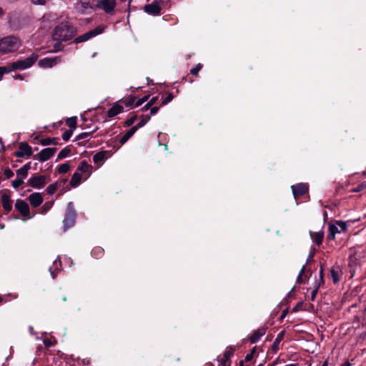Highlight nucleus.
I'll list each match as a JSON object with an SVG mask.
<instances>
[{"label":"nucleus","instance_id":"48","mask_svg":"<svg viewBox=\"0 0 366 366\" xmlns=\"http://www.w3.org/2000/svg\"><path fill=\"white\" fill-rule=\"evenodd\" d=\"M32 3L38 5H44L47 0H31Z\"/></svg>","mask_w":366,"mask_h":366},{"label":"nucleus","instance_id":"32","mask_svg":"<svg viewBox=\"0 0 366 366\" xmlns=\"http://www.w3.org/2000/svg\"><path fill=\"white\" fill-rule=\"evenodd\" d=\"M224 358L229 360L230 357L233 355V349L232 347H227L223 355Z\"/></svg>","mask_w":366,"mask_h":366},{"label":"nucleus","instance_id":"25","mask_svg":"<svg viewBox=\"0 0 366 366\" xmlns=\"http://www.w3.org/2000/svg\"><path fill=\"white\" fill-rule=\"evenodd\" d=\"M330 275H331L333 282L337 283L340 280V275H341V270L337 267H332L330 269Z\"/></svg>","mask_w":366,"mask_h":366},{"label":"nucleus","instance_id":"33","mask_svg":"<svg viewBox=\"0 0 366 366\" xmlns=\"http://www.w3.org/2000/svg\"><path fill=\"white\" fill-rule=\"evenodd\" d=\"M135 98L132 96L123 101L124 104L127 107H132L134 104Z\"/></svg>","mask_w":366,"mask_h":366},{"label":"nucleus","instance_id":"34","mask_svg":"<svg viewBox=\"0 0 366 366\" xmlns=\"http://www.w3.org/2000/svg\"><path fill=\"white\" fill-rule=\"evenodd\" d=\"M66 124L70 128H71V127L74 128L76 124V117H73L68 119L66 120Z\"/></svg>","mask_w":366,"mask_h":366},{"label":"nucleus","instance_id":"8","mask_svg":"<svg viewBox=\"0 0 366 366\" xmlns=\"http://www.w3.org/2000/svg\"><path fill=\"white\" fill-rule=\"evenodd\" d=\"M104 27H100V26L97 27L94 29L91 30V31L84 34L83 35H81V36L76 37L74 40V42L76 44L84 42V41L89 40V39H91L92 37H94L98 34H102L104 31Z\"/></svg>","mask_w":366,"mask_h":366},{"label":"nucleus","instance_id":"13","mask_svg":"<svg viewBox=\"0 0 366 366\" xmlns=\"http://www.w3.org/2000/svg\"><path fill=\"white\" fill-rule=\"evenodd\" d=\"M308 190V186L305 183H300L296 185L292 186V191L294 197L296 199L297 197L303 195Z\"/></svg>","mask_w":366,"mask_h":366},{"label":"nucleus","instance_id":"60","mask_svg":"<svg viewBox=\"0 0 366 366\" xmlns=\"http://www.w3.org/2000/svg\"><path fill=\"white\" fill-rule=\"evenodd\" d=\"M285 366H297V364H289V365H286Z\"/></svg>","mask_w":366,"mask_h":366},{"label":"nucleus","instance_id":"16","mask_svg":"<svg viewBox=\"0 0 366 366\" xmlns=\"http://www.w3.org/2000/svg\"><path fill=\"white\" fill-rule=\"evenodd\" d=\"M30 204L34 207H39L43 202V198L40 193H32L29 197Z\"/></svg>","mask_w":366,"mask_h":366},{"label":"nucleus","instance_id":"29","mask_svg":"<svg viewBox=\"0 0 366 366\" xmlns=\"http://www.w3.org/2000/svg\"><path fill=\"white\" fill-rule=\"evenodd\" d=\"M70 169L69 164L67 163L61 164L58 167V172L60 174L66 173Z\"/></svg>","mask_w":366,"mask_h":366},{"label":"nucleus","instance_id":"23","mask_svg":"<svg viewBox=\"0 0 366 366\" xmlns=\"http://www.w3.org/2000/svg\"><path fill=\"white\" fill-rule=\"evenodd\" d=\"M61 267V261H60V259H59V257H58L54 261V263H53V266L49 267V272L52 277L53 279H55L56 278V274H55V270H58V269H60V268Z\"/></svg>","mask_w":366,"mask_h":366},{"label":"nucleus","instance_id":"53","mask_svg":"<svg viewBox=\"0 0 366 366\" xmlns=\"http://www.w3.org/2000/svg\"><path fill=\"white\" fill-rule=\"evenodd\" d=\"M253 358V355H252V352H249V354H247L245 357H244V361L245 362H249L250 360H252Z\"/></svg>","mask_w":366,"mask_h":366},{"label":"nucleus","instance_id":"43","mask_svg":"<svg viewBox=\"0 0 366 366\" xmlns=\"http://www.w3.org/2000/svg\"><path fill=\"white\" fill-rule=\"evenodd\" d=\"M174 97L172 93H169L165 99L162 102V106H164L173 99Z\"/></svg>","mask_w":366,"mask_h":366},{"label":"nucleus","instance_id":"20","mask_svg":"<svg viewBox=\"0 0 366 366\" xmlns=\"http://www.w3.org/2000/svg\"><path fill=\"white\" fill-rule=\"evenodd\" d=\"M310 237L314 242H315L317 245H320L323 240L324 232L323 231L310 232Z\"/></svg>","mask_w":366,"mask_h":366},{"label":"nucleus","instance_id":"35","mask_svg":"<svg viewBox=\"0 0 366 366\" xmlns=\"http://www.w3.org/2000/svg\"><path fill=\"white\" fill-rule=\"evenodd\" d=\"M284 333L283 332L280 333L277 337H276L275 340L273 342L272 347L274 348H276L278 347L280 342H281L282 337H283Z\"/></svg>","mask_w":366,"mask_h":366},{"label":"nucleus","instance_id":"6","mask_svg":"<svg viewBox=\"0 0 366 366\" xmlns=\"http://www.w3.org/2000/svg\"><path fill=\"white\" fill-rule=\"evenodd\" d=\"M76 217V213L74 210L73 202H70L67 204L66 215L63 220L64 231L74 226Z\"/></svg>","mask_w":366,"mask_h":366},{"label":"nucleus","instance_id":"47","mask_svg":"<svg viewBox=\"0 0 366 366\" xmlns=\"http://www.w3.org/2000/svg\"><path fill=\"white\" fill-rule=\"evenodd\" d=\"M43 342L46 347H50L54 345V342L49 339H44Z\"/></svg>","mask_w":366,"mask_h":366},{"label":"nucleus","instance_id":"63","mask_svg":"<svg viewBox=\"0 0 366 366\" xmlns=\"http://www.w3.org/2000/svg\"><path fill=\"white\" fill-rule=\"evenodd\" d=\"M293 311H294V312H297V307H294V308H293Z\"/></svg>","mask_w":366,"mask_h":366},{"label":"nucleus","instance_id":"56","mask_svg":"<svg viewBox=\"0 0 366 366\" xmlns=\"http://www.w3.org/2000/svg\"><path fill=\"white\" fill-rule=\"evenodd\" d=\"M15 79L22 80V79H23V77H22V76H21V75L19 74V75H16V76H15Z\"/></svg>","mask_w":366,"mask_h":366},{"label":"nucleus","instance_id":"19","mask_svg":"<svg viewBox=\"0 0 366 366\" xmlns=\"http://www.w3.org/2000/svg\"><path fill=\"white\" fill-rule=\"evenodd\" d=\"M138 129L137 126H134L132 128H130L120 139V143L122 144H124L126 143L137 132Z\"/></svg>","mask_w":366,"mask_h":366},{"label":"nucleus","instance_id":"55","mask_svg":"<svg viewBox=\"0 0 366 366\" xmlns=\"http://www.w3.org/2000/svg\"><path fill=\"white\" fill-rule=\"evenodd\" d=\"M54 47H55V51H57L60 49V44L59 43H56L54 45Z\"/></svg>","mask_w":366,"mask_h":366},{"label":"nucleus","instance_id":"17","mask_svg":"<svg viewBox=\"0 0 366 366\" xmlns=\"http://www.w3.org/2000/svg\"><path fill=\"white\" fill-rule=\"evenodd\" d=\"M1 202L2 203L3 208L6 211L9 212L11 210L12 202L10 199V197L6 193L1 194Z\"/></svg>","mask_w":366,"mask_h":366},{"label":"nucleus","instance_id":"51","mask_svg":"<svg viewBox=\"0 0 366 366\" xmlns=\"http://www.w3.org/2000/svg\"><path fill=\"white\" fill-rule=\"evenodd\" d=\"M89 136V133H88V132H83V133L80 134L79 135H78L77 139H81L86 138Z\"/></svg>","mask_w":366,"mask_h":366},{"label":"nucleus","instance_id":"1","mask_svg":"<svg viewBox=\"0 0 366 366\" xmlns=\"http://www.w3.org/2000/svg\"><path fill=\"white\" fill-rule=\"evenodd\" d=\"M76 34V28L65 21L56 26L52 34V38L56 41H67L72 39Z\"/></svg>","mask_w":366,"mask_h":366},{"label":"nucleus","instance_id":"45","mask_svg":"<svg viewBox=\"0 0 366 366\" xmlns=\"http://www.w3.org/2000/svg\"><path fill=\"white\" fill-rule=\"evenodd\" d=\"M9 69L7 66H0V80L2 79L4 74L9 73Z\"/></svg>","mask_w":366,"mask_h":366},{"label":"nucleus","instance_id":"14","mask_svg":"<svg viewBox=\"0 0 366 366\" xmlns=\"http://www.w3.org/2000/svg\"><path fill=\"white\" fill-rule=\"evenodd\" d=\"M32 154L31 147L26 143H21L19 149L16 152V156L23 157L24 156L30 157Z\"/></svg>","mask_w":366,"mask_h":366},{"label":"nucleus","instance_id":"28","mask_svg":"<svg viewBox=\"0 0 366 366\" xmlns=\"http://www.w3.org/2000/svg\"><path fill=\"white\" fill-rule=\"evenodd\" d=\"M70 152H71V150L69 148H67V147L64 148L58 154L57 160L66 158L69 155Z\"/></svg>","mask_w":366,"mask_h":366},{"label":"nucleus","instance_id":"58","mask_svg":"<svg viewBox=\"0 0 366 366\" xmlns=\"http://www.w3.org/2000/svg\"><path fill=\"white\" fill-rule=\"evenodd\" d=\"M341 366H350V364L349 362H345L342 364Z\"/></svg>","mask_w":366,"mask_h":366},{"label":"nucleus","instance_id":"41","mask_svg":"<svg viewBox=\"0 0 366 366\" xmlns=\"http://www.w3.org/2000/svg\"><path fill=\"white\" fill-rule=\"evenodd\" d=\"M72 135V132L70 130L65 131L62 134V139L64 141H68Z\"/></svg>","mask_w":366,"mask_h":366},{"label":"nucleus","instance_id":"10","mask_svg":"<svg viewBox=\"0 0 366 366\" xmlns=\"http://www.w3.org/2000/svg\"><path fill=\"white\" fill-rule=\"evenodd\" d=\"M29 184L34 188L41 189L46 184V178L43 175L34 176L29 179Z\"/></svg>","mask_w":366,"mask_h":366},{"label":"nucleus","instance_id":"46","mask_svg":"<svg viewBox=\"0 0 366 366\" xmlns=\"http://www.w3.org/2000/svg\"><path fill=\"white\" fill-rule=\"evenodd\" d=\"M51 207V203H45L42 207V214H45Z\"/></svg>","mask_w":366,"mask_h":366},{"label":"nucleus","instance_id":"40","mask_svg":"<svg viewBox=\"0 0 366 366\" xmlns=\"http://www.w3.org/2000/svg\"><path fill=\"white\" fill-rule=\"evenodd\" d=\"M41 144L44 146L49 145V144H54L55 142L54 139L50 138H46L41 140Z\"/></svg>","mask_w":366,"mask_h":366},{"label":"nucleus","instance_id":"3","mask_svg":"<svg viewBox=\"0 0 366 366\" xmlns=\"http://www.w3.org/2000/svg\"><path fill=\"white\" fill-rule=\"evenodd\" d=\"M37 59L38 55L35 53H33L31 56L26 58L25 59L14 61L6 66L8 67V69H9V72L17 69L24 70L33 66Z\"/></svg>","mask_w":366,"mask_h":366},{"label":"nucleus","instance_id":"54","mask_svg":"<svg viewBox=\"0 0 366 366\" xmlns=\"http://www.w3.org/2000/svg\"><path fill=\"white\" fill-rule=\"evenodd\" d=\"M151 105L147 103L146 105H144L142 108V111L144 112V111H147L149 108H151Z\"/></svg>","mask_w":366,"mask_h":366},{"label":"nucleus","instance_id":"18","mask_svg":"<svg viewBox=\"0 0 366 366\" xmlns=\"http://www.w3.org/2000/svg\"><path fill=\"white\" fill-rule=\"evenodd\" d=\"M265 334V330L260 328L254 330L249 336V340L252 343H255Z\"/></svg>","mask_w":366,"mask_h":366},{"label":"nucleus","instance_id":"57","mask_svg":"<svg viewBox=\"0 0 366 366\" xmlns=\"http://www.w3.org/2000/svg\"><path fill=\"white\" fill-rule=\"evenodd\" d=\"M29 330L30 333H31V334H33V331H34L33 327H29Z\"/></svg>","mask_w":366,"mask_h":366},{"label":"nucleus","instance_id":"2","mask_svg":"<svg viewBox=\"0 0 366 366\" xmlns=\"http://www.w3.org/2000/svg\"><path fill=\"white\" fill-rule=\"evenodd\" d=\"M21 46L20 40L14 36H8L0 39V54L13 53Z\"/></svg>","mask_w":366,"mask_h":366},{"label":"nucleus","instance_id":"59","mask_svg":"<svg viewBox=\"0 0 366 366\" xmlns=\"http://www.w3.org/2000/svg\"><path fill=\"white\" fill-rule=\"evenodd\" d=\"M256 347H253L252 350L250 352H252V355L254 356V354L255 352Z\"/></svg>","mask_w":366,"mask_h":366},{"label":"nucleus","instance_id":"39","mask_svg":"<svg viewBox=\"0 0 366 366\" xmlns=\"http://www.w3.org/2000/svg\"><path fill=\"white\" fill-rule=\"evenodd\" d=\"M305 268H306V266L303 265L302 269H301V270H300V272H299L298 276H297V283L300 284V283L303 282L302 276V274L305 272Z\"/></svg>","mask_w":366,"mask_h":366},{"label":"nucleus","instance_id":"31","mask_svg":"<svg viewBox=\"0 0 366 366\" xmlns=\"http://www.w3.org/2000/svg\"><path fill=\"white\" fill-rule=\"evenodd\" d=\"M24 183V179L21 177H17L12 182V187L14 189H18Z\"/></svg>","mask_w":366,"mask_h":366},{"label":"nucleus","instance_id":"7","mask_svg":"<svg viewBox=\"0 0 366 366\" xmlns=\"http://www.w3.org/2000/svg\"><path fill=\"white\" fill-rule=\"evenodd\" d=\"M347 229V224L344 222H337L335 224L329 225V239H334L336 234L345 232Z\"/></svg>","mask_w":366,"mask_h":366},{"label":"nucleus","instance_id":"37","mask_svg":"<svg viewBox=\"0 0 366 366\" xmlns=\"http://www.w3.org/2000/svg\"><path fill=\"white\" fill-rule=\"evenodd\" d=\"M149 119H150V116L147 117L146 118L143 117L136 126L138 127V129L140 127H142L148 122V121Z\"/></svg>","mask_w":366,"mask_h":366},{"label":"nucleus","instance_id":"36","mask_svg":"<svg viewBox=\"0 0 366 366\" xmlns=\"http://www.w3.org/2000/svg\"><path fill=\"white\" fill-rule=\"evenodd\" d=\"M149 99V96L147 95V96H144L143 97H142L141 99H138L136 103L134 104V107H138L139 106H141L143 103H144L145 102H147Z\"/></svg>","mask_w":366,"mask_h":366},{"label":"nucleus","instance_id":"27","mask_svg":"<svg viewBox=\"0 0 366 366\" xmlns=\"http://www.w3.org/2000/svg\"><path fill=\"white\" fill-rule=\"evenodd\" d=\"M107 152L102 151L97 152L93 157V161L94 163H99L104 160L106 158Z\"/></svg>","mask_w":366,"mask_h":366},{"label":"nucleus","instance_id":"38","mask_svg":"<svg viewBox=\"0 0 366 366\" xmlns=\"http://www.w3.org/2000/svg\"><path fill=\"white\" fill-rule=\"evenodd\" d=\"M56 184H50L49 186L47 187L46 190L48 194H52L56 191Z\"/></svg>","mask_w":366,"mask_h":366},{"label":"nucleus","instance_id":"11","mask_svg":"<svg viewBox=\"0 0 366 366\" xmlns=\"http://www.w3.org/2000/svg\"><path fill=\"white\" fill-rule=\"evenodd\" d=\"M60 62V57L55 56L52 58H44L41 59L38 64L40 67L42 68H51L53 66L57 64Z\"/></svg>","mask_w":366,"mask_h":366},{"label":"nucleus","instance_id":"24","mask_svg":"<svg viewBox=\"0 0 366 366\" xmlns=\"http://www.w3.org/2000/svg\"><path fill=\"white\" fill-rule=\"evenodd\" d=\"M81 181V173H79V172H76L73 174V175L71 177L70 184H71V187H76L80 184Z\"/></svg>","mask_w":366,"mask_h":366},{"label":"nucleus","instance_id":"12","mask_svg":"<svg viewBox=\"0 0 366 366\" xmlns=\"http://www.w3.org/2000/svg\"><path fill=\"white\" fill-rule=\"evenodd\" d=\"M56 151V148H51V147L45 148V149H42L38 154V156H39L38 159L41 162H46L48 159H49L52 156H54Z\"/></svg>","mask_w":366,"mask_h":366},{"label":"nucleus","instance_id":"22","mask_svg":"<svg viewBox=\"0 0 366 366\" xmlns=\"http://www.w3.org/2000/svg\"><path fill=\"white\" fill-rule=\"evenodd\" d=\"M31 168V163H26L25 165H24L22 167L16 171L17 176L20 177L23 179L26 178L28 175V171Z\"/></svg>","mask_w":366,"mask_h":366},{"label":"nucleus","instance_id":"42","mask_svg":"<svg viewBox=\"0 0 366 366\" xmlns=\"http://www.w3.org/2000/svg\"><path fill=\"white\" fill-rule=\"evenodd\" d=\"M202 68V65L201 64H198L195 66V67L191 69L190 72L192 74L197 75Z\"/></svg>","mask_w":366,"mask_h":366},{"label":"nucleus","instance_id":"49","mask_svg":"<svg viewBox=\"0 0 366 366\" xmlns=\"http://www.w3.org/2000/svg\"><path fill=\"white\" fill-rule=\"evenodd\" d=\"M135 119H136L135 117H131L125 122V124L127 126H130L134 122Z\"/></svg>","mask_w":366,"mask_h":366},{"label":"nucleus","instance_id":"61","mask_svg":"<svg viewBox=\"0 0 366 366\" xmlns=\"http://www.w3.org/2000/svg\"><path fill=\"white\" fill-rule=\"evenodd\" d=\"M320 275L321 277H322V269H321L320 271Z\"/></svg>","mask_w":366,"mask_h":366},{"label":"nucleus","instance_id":"50","mask_svg":"<svg viewBox=\"0 0 366 366\" xmlns=\"http://www.w3.org/2000/svg\"><path fill=\"white\" fill-rule=\"evenodd\" d=\"M159 109V107H154L152 108H151V110H150V117L153 114H155L156 113L158 112Z\"/></svg>","mask_w":366,"mask_h":366},{"label":"nucleus","instance_id":"52","mask_svg":"<svg viewBox=\"0 0 366 366\" xmlns=\"http://www.w3.org/2000/svg\"><path fill=\"white\" fill-rule=\"evenodd\" d=\"M158 99H159V97H152V99L148 102V103H149L151 106H152V105H154V104L157 102V100H158Z\"/></svg>","mask_w":366,"mask_h":366},{"label":"nucleus","instance_id":"5","mask_svg":"<svg viewBox=\"0 0 366 366\" xmlns=\"http://www.w3.org/2000/svg\"><path fill=\"white\" fill-rule=\"evenodd\" d=\"M117 5V0H96V9L102 10L111 16L115 14Z\"/></svg>","mask_w":366,"mask_h":366},{"label":"nucleus","instance_id":"26","mask_svg":"<svg viewBox=\"0 0 366 366\" xmlns=\"http://www.w3.org/2000/svg\"><path fill=\"white\" fill-rule=\"evenodd\" d=\"M79 173H86L88 176L90 175V165L88 164L85 161H82L77 168V171Z\"/></svg>","mask_w":366,"mask_h":366},{"label":"nucleus","instance_id":"4","mask_svg":"<svg viewBox=\"0 0 366 366\" xmlns=\"http://www.w3.org/2000/svg\"><path fill=\"white\" fill-rule=\"evenodd\" d=\"M74 9L81 14H88L96 9V0H79L74 5Z\"/></svg>","mask_w":366,"mask_h":366},{"label":"nucleus","instance_id":"9","mask_svg":"<svg viewBox=\"0 0 366 366\" xmlns=\"http://www.w3.org/2000/svg\"><path fill=\"white\" fill-rule=\"evenodd\" d=\"M14 206L22 216L27 219L31 218L29 207L24 200L20 199H17Z\"/></svg>","mask_w":366,"mask_h":366},{"label":"nucleus","instance_id":"30","mask_svg":"<svg viewBox=\"0 0 366 366\" xmlns=\"http://www.w3.org/2000/svg\"><path fill=\"white\" fill-rule=\"evenodd\" d=\"M217 361L219 362V365L229 366V360L224 358L223 355L218 357Z\"/></svg>","mask_w":366,"mask_h":366},{"label":"nucleus","instance_id":"21","mask_svg":"<svg viewBox=\"0 0 366 366\" xmlns=\"http://www.w3.org/2000/svg\"><path fill=\"white\" fill-rule=\"evenodd\" d=\"M123 112V107L115 104L112 107H111L108 110V116L109 117H115L116 115L122 113Z\"/></svg>","mask_w":366,"mask_h":366},{"label":"nucleus","instance_id":"15","mask_svg":"<svg viewBox=\"0 0 366 366\" xmlns=\"http://www.w3.org/2000/svg\"><path fill=\"white\" fill-rule=\"evenodd\" d=\"M144 11L151 15H159L161 11V7L157 1L149 4L144 6Z\"/></svg>","mask_w":366,"mask_h":366},{"label":"nucleus","instance_id":"44","mask_svg":"<svg viewBox=\"0 0 366 366\" xmlns=\"http://www.w3.org/2000/svg\"><path fill=\"white\" fill-rule=\"evenodd\" d=\"M5 178L9 179L14 176V172L10 169H6L4 172Z\"/></svg>","mask_w":366,"mask_h":366},{"label":"nucleus","instance_id":"62","mask_svg":"<svg viewBox=\"0 0 366 366\" xmlns=\"http://www.w3.org/2000/svg\"><path fill=\"white\" fill-rule=\"evenodd\" d=\"M285 314H286V311H284L283 314L282 315V318H283L285 316Z\"/></svg>","mask_w":366,"mask_h":366},{"label":"nucleus","instance_id":"64","mask_svg":"<svg viewBox=\"0 0 366 366\" xmlns=\"http://www.w3.org/2000/svg\"><path fill=\"white\" fill-rule=\"evenodd\" d=\"M315 293H316V292L314 291L313 293H312V298L315 296Z\"/></svg>","mask_w":366,"mask_h":366}]
</instances>
